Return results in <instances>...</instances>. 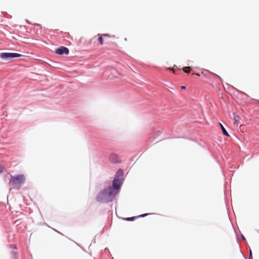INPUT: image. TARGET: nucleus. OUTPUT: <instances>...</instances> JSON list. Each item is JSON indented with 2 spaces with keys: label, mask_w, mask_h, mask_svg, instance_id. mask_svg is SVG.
Listing matches in <instances>:
<instances>
[{
  "label": "nucleus",
  "mask_w": 259,
  "mask_h": 259,
  "mask_svg": "<svg viewBox=\"0 0 259 259\" xmlns=\"http://www.w3.org/2000/svg\"><path fill=\"white\" fill-rule=\"evenodd\" d=\"M25 177L24 175H17L11 176L9 185L12 186L14 188L19 189L21 185L25 183Z\"/></svg>",
  "instance_id": "nucleus-1"
},
{
  "label": "nucleus",
  "mask_w": 259,
  "mask_h": 259,
  "mask_svg": "<svg viewBox=\"0 0 259 259\" xmlns=\"http://www.w3.org/2000/svg\"><path fill=\"white\" fill-rule=\"evenodd\" d=\"M97 200L100 202L103 201L104 200L106 201H110L109 197L107 195V193H106L104 190L99 193L97 197Z\"/></svg>",
  "instance_id": "nucleus-2"
},
{
  "label": "nucleus",
  "mask_w": 259,
  "mask_h": 259,
  "mask_svg": "<svg viewBox=\"0 0 259 259\" xmlns=\"http://www.w3.org/2000/svg\"><path fill=\"white\" fill-rule=\"evenodd\" d=\"M104 190L106 192V193H107V194L109 197L110 201L112 200V198H114L118 193L111 187H109L105 189Z\"/></svg>",
  "instance_id": "nucleus-3"
},
{
  "label": "nucleus",
  "mask_w": 259,
  "mask_h": 259,
  "mask_svg": "<svg viewBox=\"0 0 259 259\" xmlns=\"http://www.w3.org/2000/svg\"><path fill=\"white\" fill-rule=\"evenodd\" d=\"M21 56L20 54L11 53H3L0 55L1 58L4 59H7L10 58L20 57Z\"/></svg>",
  "instance_id": "nucleus-4"
},
{
  "label": "nucleus",
  "mask_w": 259,
  "mask_h": 259,
  "mask_svg": "<svg viewBox=\"0 0 259 259\" xmlns=\"http://www.w3.org/2000/svg\"><path fill=\"white\" fill-rule=\"evenodd\" d=\"M55 53L60 55H62L64 54L68 55L69 54V50L65 47H61L60 48L56 50Z\"/></svg>",
  "instance_id": "nucleus-5"
},
{
  "label": "nucleus",
  "mask_w": 259,
  "mask_h": 259,
  "mask_svg": "<svg viewBox=\"0 0 259 259\" xmlns=\"http://www.w3.org/2000/svg\"><path fill=\"white\" fill-rule=\"evenodd\" d=\"M121 182L120 180L115 179L112 183V185L113 187V189H114L116 191L118 192V190L120 189L121 187Z\"/></svg>",
  "instance_id": "nucleus-6"
},
{
  "label": "nucleus",
  "mask_w": 259,
  "mask_h": 259,
  "mask_svg": "<svg viewBox=\"0 0 259 259\" xmlns=\"http://www.w3.org/2000/svg\"><path fill=\"white\" fill-rule=\"evenodd\" d=\"M109 160L112 163H117L119 162L118 156L115 153H111L109 156Z\"/></svg>",
  "instance_id": "nucleus-7"
},
{
  "label": "nucleus",
  "mask_w": 259,
  "mask_h": 259,
  "mask_svg": "<svg viewBox=\"0 0 259 259\" xmlns=\"http://www.w3.org/2000/svg\"><path fill=\"white\" fill-rule=\"evenodd\" d=\"M148 215L147 213H145V214H141V215H140L138 217H131V218H126L125 220L126 221H134L135 218H136L137 217H144L146 215Z\"/></svg>",
  "instance_id": "nucleus-8"
},
{
  "label": "nucleus",
  "mask_w": 259,
  "mask_h": 259,
  "mask_svg": "<svg viewBox=\"0 0 259 259\" xmlns=\"http://www.w3.org/2000/svg\"><path fill=\"white\" fill-rule=\"evenodd\" d=\"M220 125L221 126L223 134L227 137H229L230 135H229V134L228 133L224 126L221 123H220Z\"/></svg>",
  "instance_id": "nucleus-9"
},
{
  "label": "nucleus",
  "mask_w": 259,
  "mask_h": 259,
  "mask_svg": "<svg viewBox=\"0 0 259 259\" xmlns=\"http://www.w3.org/2000/svg\"><path fill=\"white\" fill-rule=\"evenodd\" d=\"M97 36H98V40L99 41L100 44L101 45H103V36L101 34H98L97 35Z\"/></svg>",
  "instance_id": "nucleus-10"
},
{
  "label": "nucleus",
  "mask_w": 259,
  "mask_h": 259,
  "mask_svg": "<svg viewBox=\"0 0 259 259\" xmlns=\"http://www.w3.org/2000/svg\"><path fill=\"white\" fill-rule=\"evenodd\" d=\"M240 117L238 115L234 116V124L238 125Z\"/></svg>",
  "instance_id": "nucleus-11"
},
{
  "label": "nucleus",
  "mask_w": 259,
  "mask_h": 259,
  "mask_svg": "<svg viewBox=\"0 0 259 259\" xmlns=\"http://www.w3.org/2000/svg\"><path fill=\"white\" fill-rule=\"evenodd\" d=\"M182 70L187 73H188L190 72L191 68L189 66L184 67Z\"/></svg>",
  "instance_id": "nucleus-12"
},
{
  "label": "nucleus",
  "mask_w": 259,
  "mask_h": 259,
  "mask_svg": "<svg viewBox=\"0 0 259 259\" xmlns=\"http://www.w3.org/2000/svg\"><path fill=\"white\" fill-rule=\"evenodd\" d=\"M103 37H110L111 36L109 34H101Z\"/></svg>",
  "instance_id": "nucleus-13"
},
{
  "label": "nucleus",
  "mask_w": 259,
  "mask_h": 259,
  "mask_svg": "<svg viewBox=\"0 0 259 259\" xmlns=\"http://www.w3.org/2000/svg\"><path fill=\"white\" fill-rule=\"evenodd\" d=\"M4 171V168L0 166V173H2Z\"/></svg>",
  "instance_id": "nucleus-14"
},
{
  "label": "nucleus",
  "mask_w": 259,
  "mask_h": 259,
  "mask_svg": "<svg viewBox=\"0 0 259 259\" xmlns=\"http://www.w3.org/2000/svg\"><path fill=\"white\" fill-rule=\"evenodd\" d=\"M122 174V171L121 170H118L117 172V175H119V174Z\"/></svg>",
  "instance_id": "nucleus-15"
},
{
  "label": "nucleus",
  "mask_w": 259,
  "mask_h": 259,
  "mask_svg": "<svg viewBox=\"0 0 259 259\" xmlns=\"http://www.w3.org/2000/svg\"><path fill=\"white\" fill-rule=\"evenodd\" d=\"M167 69L172 70L173 71V72H175V70L174 69V68H169Z\"/></svg>",
  "instance_id": "nucleus-16"
},
{
  "label": "nucleus",
  "mask_w": 259,
  "mask_h": 259,
  "mask_svg": "<svg viewBox=\"0 0 259 259\" xmlns=\"http://www.w3.org/2000/svg\"><path fill=\"white\" fill-rule=\"evenodd\" d=\"M181 88V89H182V90H185V89H186V87H185V86H182Z\"/></svg>",
  "instance_id": "nucleus-17"
},
{
  "label": "nucleus",
  "mask_w": 259,
  "mask_h": 259,
  "mask_svg": "<svg viewBox=\"0 0 259 259\" xmlns=\"http://www.w3.org/2000/svg\"><path fill=\"white\" fill-rule=\"evenodd\" d=\"M195 75H196L197 76H199V74H197V73H196L195 74Z\"/></svg>",
  "instance_id": "nucleus-18"
}]
</instances>
